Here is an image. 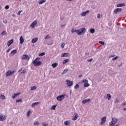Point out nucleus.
Returning <instances> with one entry per match:
<instances>
[{
    "label": "nucleus",
    "mask_w": 126,
    "mask_h": 126,
    "mask_svg": "<svg viewBox=\"0 0 126 126\" xmlns=\"http://www.w3.org/2000/svg\"><path fill=\"white\" fill-rule=\"evenodd\" d=\"M86 32V29L85 28H82L79 30H75L74 29H73L71 30L72 33H77L78 35H83L84 34H85V32Z\"/></svg>",
    "instance_id": "obj_1"
},
{
    "label": "nucleus",
    "mask_w": 126,
    "mask_h": 126,
    "mask_svg": "<svg viewBox=\"0 0 126 126\" xmlns=\"http://www.w3.org/2000/svg\"><path fill=\"white\" fill-rule=\"evenodd\" d=\"M117 122L118 119L115 117H113L112 118V121H111V122L109 123V126H119V124H116Z\"/></svg>",
    "instance_id": "obj_2"
},
{
    "label": "nucleus",
    "mask_w": 126,
    "mask_h": 126,
    "mask_svg": "<svg viewBox=\"0 0 126 126\" xmlns=\"http://www.w3.org/2000/svg\"><path fill=\"white\" fill-rule=\"evenodd\" d=\"M39 60L40 58L37 57L33 61L32 63L34 64V66H38L42 64V62L38 61Z\"/></svg>",
    "instance_id": "obj_3"
},
{
    "label": "nucleus",
    "mask_w": 126,
    "mask_h": 126,
    "mask_svg": "<svg viewBox=\"0 0 126 126\" xmlns=\"http://www.w3.org/2000/svg\"><path fill=\"white\" fill-rule=\"evenodd\" d=\"M56 99L57 100H58V101H60V102H62V101H63V100L64 99V95L62 94L61 95H59L56 97Z\"/></svg>",
    "instance_id": "obj_4"
},
{
    "label": "nucleus",
    "mask_w": 126,
    "mask_h": 126,
    "mask_svg": "<svg viewBox=\"0 0 126 126\" xmlns=\"http://www.w3.org/2000/svg\"><path fill=\"white\" fill-rule=\"evenodd\" d=\"M21 60H26L27 61H29L30 60V57L28 55H23L21 58Z\"/></svg>",
    "instance_id": "obj_5"
},
{
    "label": "nucleus",
    "mask_w": 126,
    "mask_h": 126,
    "mask_svg": "<svg viewBox=\"0 0 126 126\" xmlns=\"http://www.w3.org/2000/svg\"><path fill=\"white\" fill-rule=\"evenodd\" d=\"M66 82L67 83V85L68 87H71L72 85H73V82L70 81L69 80H66Z\"/></svg>",
    "instance_id": "obj_6"
},
{
    "label": "nucleus",
    "mask_w": 126,
    "mask_h": 126,
    "mask_svg": "<svg viewBox=\"0 0 126 126\" xmlns=\"http://www.w3.org/2000/svg\"><path fill=\"white\" fill-rule=\"evenodd\" d=\"M37 25V21L35 20L30 25V27L31 28H35V26Z\"/></svg>",
    "instance_id": "obj_7"
},
{
    "label": "nucleus",
    "mask_w": 126,
    "mask_h": 126,
    "mask_svg": "<svg viewBox=\"0 0 126 126\" xmlns=\"http://www.w3.org/2000/svg\"><path fill=\"white\" fill-rule=\"evenodd\" d=\"M91 102V99L89 98V99H86L82 101V104H86V103H89Z\"/></svg>",
    "instance_id": "obj_8"
},
{
    "label": "nucleus",
    "mask_w": 126,
    "mask_h": 126,
    "mask_svg": "<svg viewBox=\"0 0 126 126\" xmlns=\"http://www.w3.org/2000/svg\"><path fill=\"white\" fill-rule=\"evenodd\" d=\"M106 120H107V117H106V116L103 117L101 119V122L100 123V125H104V124H105V123H106Z\"/></svg>",
    "instance_id": "obj_9"
},
{
    "label": "nucleus",
    "mask_w": 126,
    "mask_h": 126,
    "mask_svg": "<svg viewBox=\"0 0 126 126\" xmlns=\"http://www.w3.org/2000/svg\"><path fill=\"white\" fill-rule=\"evenodd\" d=\"M122 10H123V9H122L121 8H117L114 10V13H116V14H117L118 12H122Z\"/></svg>",
    "instance_id": "obj_10"
},
{
    "label": "nucleus",
    "mask_w": 126,
    "mask_h": 126,
    "mask_svg": "<svg viewBox=\"0 0 126 126\" xmlns=\"http://www.w3.org/2000/svg\"><path fill=\"white\" fill-rule=\"evenodd\" d=\"M5 119H6V118H5V115H4L3 114H0V121L1 122L4 121L5 120Z\"/></svg>",
    "instance_id": "obj_11"
},
{
    "label": "nucleus",
    "mask_w": 126,
    "mask_h": 126,
    "mask_svg": "<svg viewBox=\"0 0 126 126\" xmlns=\"http://www.w3.org/2000/svg\"><path fill=\"white\" fill-rule=\"evenodd\" d=\"M90 11V10H87L85 12H83L80 14V15L81 16H86V14H87V13H89Z\"/></svg>",
    "instance_id": "obj_12"
},
{
    "label": "nucleus",
    "mask_w": 126,
    "mask_h": 126,
    "mask_svg": "<svg viewBox=\"0 0 126 126\" xmlns=\"http://www.w3.org/2000/svg\"><path fill=\"white\" fill-rule=\"evenodd\" d=\"M69 53H64L62 54L61 57L62 58H67V57H69Z\"/></svg>",
    "instance_id": "obj_13"
},
{
    "label": "nucleus",
    "mask_w": 126,
    "mask_h": 126,
    "mask_svg": "<svg viewBox=\"0 0 126 126\" xmlns=\"http://www.w3.org/2000/svg\"><path fill=\"white\" fill-rule=\"evenodd\" d=\"M12 43H13V39H12L9 41H8L7 43L8 47H9L12 44Z\"/></svg>",
    "instance_id": "obj_14"
},
{
    "label": "nucleus",
    "mask_w": 126,
    "mask_h": 126,
    "mask_svg": "<svg viewBox=\"0 0 126 126\" xmlns=\"http://www.w3.org/2000/svg\"><path fill=\"white\" fill-rule=\"evenodd\" d=\"M74 116H75L74 117H73V118H72V120L76 121V120L78 118V115L77 114V113H74Z\"/></svg>",
    "instance_id": "obj_15"
},
{
    "label": "nucleus",
    "mask_w": 126,
    "mask_h": 126,
    "mask_svg": "<svg viewBox=\"0 0 126 126\" xmlns=\"http://www.w3.org/2000/svg\"><path fill=\"white\" fill-rule=\"evenodd\" d=\"M117 7H122V6H126V4L125 3H122L118 4L117 5Z\"/></svg>",
    "instance_id": "obj_16"
},
{
    "label": "nucleus",
    "mask_w": 126,
    "mask_h": 126,
    "mask_svg": "<svg viewBox=\"0 0 126 126\" xmlns=\"http://www.w3.org/2000/svg\"><path fill=\"white\" fill-rule=\"evenodd\" d=\"M11 71L10 70H8L6 73V76H11Z\"/></svg>",
    "instance_id": "obj_17"
},
{
    "label": "nucleus",
    "mask_w": 126,
    "mask_h": 126,
    "mask_svg": "<svg viewBox=\"0 0 126 126\" xmlns=\"http://www.w3.org/2000/svg\"><path fill=\"white\" fill-rule=\"evenodd\" d=\"M16 53H17V50H13V51H11L10 55H16Z\"/></svg>",
    "instance_id": "obj_18"
},
{
    "label": "nucleus",
    "mask_w": 126,
    "mask_h": 126,
    "mask_svg": "<svg viewBox=\"0 0 126 126\" xmlns=\"http://www.w3.org/2000/svg\"><path fill=\"white\" fill-rule=\"evenodd\" d=\"M24 43V39H23V37L21 36L20 38V44H23Z\"/></svg>",
    "instance_id": "obj_19"
},
{
    "label": "nucleus",
    "mask_w": 126,
    "mask_h": 126,
    "mask_svg": "<svg viewBox=\"0 0 126 126\" xmlns=\"http://www.w3.org/2000/svg\"><path fill=\"white\" fill-rule=\"evenodd\" d=\"M37 41H38V38H33L32 39V44H35V43H36V42H37Z\"/></svg>",
    "instance_id": "obj_20"
},
{
    "label": "nucleus",
    "mask_w": 126,
    "mask_h": 126,
    "mask_svg": "<svg viewBox=\"0 0 126 126\" xmlns=\"http://www.w3.org/2000/svg\"><path fill=\"white\" fill-rule=\"evenodd\" d=\"M51 66H52V67L53 68L57 67L58 66V63H54L52 64Z\"/></svg>",
    "instance_id": "obj_21"
},
{
    "label": "nucleus",
    "mask_w": 126,
    "mask_h": 126,
    "mask_svg": "<svg viewBox=\"0 0 126 126\" xmlns=\"http://www.w3.org/2000/svg\"><path fill=\"white\" fill-rule=\"evenodd\" d=\"M40 104V102H34L32 104V107H35V106H36V105H38Z\"/></svg>",
    "instance_id": "obj_22"
},
{
    "label": "nucleus",
    "mask_w": 126,
    "mask_h": 126,
    "mask_svg": "<svg viewBox=\"0 0 126 126\" xmlns=\"http://www.w3.org/2000/svg\"><path fill=\"white\" fill-rule=\"evenodd\" d=\"M20 94V93H18L17 94H14V95H13L12 96V98L13 99H14L15 98V97H16V96H18V95H19Z\"/></svg>",
    "instance_id": "obj_23"
},
{
    "label": "nucleus",
    "mask_w": 126,
    "mask_h": 126,
    "mask_svg": "<svg viewBox=\"0 0 126 126\" xmlns=\"http://www.w3.org/2000/svg\"><path fill=\"white\" fill-rule=\"evenodd\" d=\"M69 61V59H65L63 61V64H65L67 63H68V61Z\"/></svg>",
    "instance_id": "obj_24"
},
{
    "label": "nucleus",
    "mask_w": 126,
    "mask_h": 126,
    "mask_svg": "<svg viewBox=\"0 0 126 126\" xmlns=\"http://www.w3.org/2000/svg\"><path fill=\"white\" fill-rule=\"evenodd\" d=\"M44 2H46V0H40L39 1L38 3L39 4H42Z\"/></svg>",
    "instance_id": "obj_25"
},
{
    "label": "nucleus",
    "mask_w": 126,
    "mask_h": 126,
    "mask_svg": "<svg viewBox=\"0 0 126 126\" xmlns=\"http://www.w3.org/2000/svg\"><path fill=\"white\" fill-rule=\"evenodd\" d=\"M33 125H34V126H39V125H40V123H39L38 121H35V122L33 123Z\"/></svg>",
    "instance_id": "obj_26"
},
{
    "label": "nucleus",
    "mask_w": 126,
    "mask_h": 126,
    "mask_svg": "<svg viewBox=\"0 0 126 126\" xmlns=\"http://www.w3.org/2000/svg\"><path fill=\"white\" fill-rule=\"evenodd\" d=\"M90 33H92V34H93L94 33H95V29H91L90 30Z\"/></svg>",
    "instance_id": "obj_27"
},
{
    "label": "nucleus",
    "mask_w": 126,
    "mask_h": 126,
    "mask_svg": "<svg viewBox=\"0 0 126 126\" xmlns=\"http://www.w3.org/2000/svg\"><path fill=\"white\" fill-rule=\"evenodd\" d=\"M67 71H68V69H64L63 72H62V74L63 75V74H65L67 72Z\"/></svg>",
    "instance_id": "obj_28"
},
{
    "label": "nucleus",
    "mask_w": 126,
    "mask_h": 126,
    "mask_svg": "<svg viewBox=\"0 0 126 126\" xmlns=\"http://www.w3.org/2000/svg\"><path fill=\"white\" fill-rule=\"evenodd\" d=\"M89 86H90V84L88 83L84 84V87H89Z\"/></svg>",
    "instance_id": "obj_29"
},
{
    "label": "nucleus",
    "mask_w": 126,
    "mask_h": 126,
    "mask_svg": "<svg viewBox=\"0 0 126 126\" xmlns=\"http://www.w3.org/2000/svg\"><path fill=\"white\" fill-rule=\"evenodd\" d=\"M64 126H69V121H65L64 122Z\"/></svg>",
    "instance_id": "obj_30"
},
{
    "label": "nucleus",
    "mask_w": 126,
    "mask_h": 126,
    "mask_svg": "<svg viewBox=\"0 0 126 126\" xmlns=\"http://www.w3.org/2000/svg\"><path fill=\"white\" fill-rule=\"evenodd\" d=\"M107 98L109 99V100H110L111 98H112V95H111L110 94H107Z\"/></svg>",
    "instance_id": "obj_31"
},
{
    "label": "nucleus",
    "mask_w": 126,
    "mask_h": 126,
    "mask_svg": "<svg viewBox=\"0 0 126 126\" xmlns=\"http://www.w3.org/2000/svg\"><path fill=\"white\" fill-rule=\"evenodd\" d=\"M35 89H37V87L36 86H33L31 88V91H33V90H35Z\"/></svg>",
    "instance_id": "obj_32"
},
{
    "label": "nucleus",
    "mask_w": 126,
    "mask_h": 126,
    "mask_svg": "<svg viewBox=\"0 0 126 126\" xmlns=\"http://www.w3.org/2000/svg\"><path fill=\"white\" fill-rule=\"evenodd\" d=\"M74 89H78L79 88V85L78 84H77L74 87Z\"/></svg>",
    "instance_id": "obj_33"
},
{
    "label": "nucleus",
    "mask_w": 126,
    "mask_h": 126,
    "mask_svg": "<svg viewBox=\"0 0 126 126\" xmlns=\"http://www.w3.org/2000/svg\"><path fill=\"white\" fill-rule=\"evenodd\" d=\"M45 55H46V53L42 52V53L39 54V57H43V56H45Z\"/></svg>",
    "instance_id": "obj_34"
},
{
    "label": "nucleus",
    "mask_w": 126,
    "mask_h": 126,
    "mask_svg": "<svg viewBox=\"0 0 126 126\" xmlns=\"http://www.w3.org/2000/svg\"><path fill=\"white\" fill-rule=\"evenodd\" d=\"M82 82L85 84L86 83H88V80L87 79L83 80Z\"/></svg>",
    "instance_id": "obj_35"
},
{
    "label": "nucleus",
    "mask_w": 126,
    "mask_h": 126,
    "mask_svg": "<svg viewBox=\"0 0 126 126\" xmlns=\"http://www.w3.org/2000/svg\"><path fill=\"white\" fill-rule=\"evenodd\" d=\"M119 59V57L116 56L113 58L112 59V61H116V60H118Z\"/></svg>",
    "instance_id": "obj_36"
},
{
    "label": "nucleus",
    "mask_w": 126,
    "mask_h": 126,
    "mask_svg": "<svg viewBox=\"0 0 126 126\" xmlns=\"http://www.w3.org/2000/svg\"><path fill=\"white\" fill-rule=\"evenodd\" d=\"M50 38H51V37L50 36V35H47L46 36H45L44 37L45 40H47V39H50Z\"/></svg>",
    "instance_id": "obj_37"
},
{
    "label": "nucleus",
    "mask_w": 126,
    "mask_h": 126,
    "mask_svg": "<svg viewBox=\"0 0 126 126\" xmlns=\"http://www.w3.org/2000/svg\"><path fill=\"white\" fill-rule=\"evenodd\" d=\"M0 97L2 99V100L5 99V96H4V95L1 94Z\"/></svg>",
    "instance_id": "obj_38"
},
{
    "label": "nucleus",
    "mask_w": 126,
    "mask_h": 126,
    "mask_svg": "<svg viewBox=\"0 0 126 126\" xmlns=\"http://www.w3.org/2000/svg\"><path fill=\"white\" fill-rule=\"evenodd\" d=\"M42 126H48L49 124H47V123H46V122H43L42 123Z\"/></svg>",
    "instance_id": "obj_39"
},
{
    "label": "nucleus",
    "mask_w": 126,
    "mask_h": 126,
    "mask_svg": "<svg viewBox=\"0 0 126 126\" xmlns=\"http://www.w3.org/2000/svg\"><path fill=\"white\" fill-rule=\"evenodd\" d=\"M7 34L6 32L5 31H4L2 32L1 35L3 36V35H6Z\"/></svg>",
    "instance_id": "obj_40"
},
{
    "label": "nucleus",
    "mask_w": 126,
    "mask_h": 126,
    "mask_svg": "<svg viewBox=\"0 0 126 126\" xmlns=\"http://www.w3.org/2000/svg\"><path fill=\"white\" fill-rule=\"evenodd\" d=\"M56 107H57V105H53L51 107L52 110H56Z\"/></svg>",
    "instance_id": "obj_41"
},
{
    "label": "nucleus",
    "mask_w": 126,
    "mask_h": 126,
    "mask_svg": "<svg viewBox=\"0 0 126 126\" xmlns=\"http://www.w3.org/2000/svg\"><path fill=\"white\" fill-rule=\"evenodd\" d=\"M22 102V99H17V100H16V103H18V102Z\"/></svg>",
    "instance_id": "obj_42"
},
{
    "label": "nucleus",
    "mask_w": 126,
    "mask_h": 126,
    "mask_svg": "<svg viewBox=\"0 0 126 126\" xmlns=\"http://www.w3.org/2000/svg\"><path fill=\"white\" fill-rule=\"evenodd\" d=\"M99 43L101 44V45H105V42H103L102 41H99Z\"/></svg>",
    "instance_id": "obj_43"
},
{
    "label": "nucleus",
    "mask_w": 126,
    "mask_h": 126,
    "mask_svg": "<svg viewBox=\"0 0 126 126\" xmlns=\"http://www.w3.org/2000/svg\"><path fill=\"white\" fill-rule=\"evenodd\" d=\"M31 113V111H30V110H29V111L28 112L27 114V117H29V116H30Z\"/></svg>",
    "instance_id": "obj_44"
},
{
    "label": "nucleus",
    "mask_w": 126,
    "mask_h": 126,
    "mask_svg": "<svg viewBox=\"0 0 126 126\" xmlns=\"http://www.w3.org/2000/svg\"><path fill=\"white\" fill-rule=\"evenodd\" d=\"M97 18L98 19H99V18H101V15H100V14H98L97 15Z\"/></svg>",
    "instance_id": "obj_45"
},
{
    "label": "nucleus",
    "mask_w": 126,
    "mask_h": 126,
    "mask_svg": "<svg viewBox=\"0 0 126 126\" xmlns=\"http://www.w3.org/2000/svg\"><path fill=\"white\" fill-rule=\"evenodd\" d=\"M15 72H16V71L14 70V71H11V75H12V74H13V73H15Z\"/></svg>",
    "instance_id": "obj_46"
},
{
    "label": "nucleus",
    "mask_w": 126,
    "mask_h": 126,
    "mask_svg": "<svg viewBox=\"0 0 126 126\" xmlns=\"http://www.w3.org/2000/svg\"><path fill=\"white\" fill-rule=\"evenodd\" d=\"M11 50V48H9V49H8L6 50V52H7V53H9V52H10Z\"/></svg>",
    "instance_id": "obj_47"
},
{
    "label": "nucleus",
    "mask_w": 126,
    "mask_h": 126,
    "mask_svg": "<svg viewBox=\"0 0 126 126\" xmlns=\"http://www.w3.org/2000/svg\"><path fill=\"white\" fill-rule=\"evenodd\" d=\"M114 102H115V103H118L119 100L118 99V98H116Z\"/></svg>",
    "instance_id": "obj_48"
},
{
    "label": "nucleus",
    "mask_w": 126,
    "mask_h": 126,
    "mask_svg": "<svg viewBox=\"0 0 126 126\" xmlns=\"http://www.w3.org/2000/svg\"><path fill=\"white\" fill-rule=\"evenodd\" d=\"M5 9H8V8H9V6H8V5H6L5 6Z\"/></svg>",
    "instance_id": "obj_49"
},
{
    "label": "nucleus",
    "mask_w": 126,
    "mask_h": 126,
    "mask_svg": "<svg viewBox=\"0 0 126 126\" xmlns=\"http://www.w3.org/2000/svg\"><path fill=\"white\" fill-rule=\"evenodd\" d=\"M89 62H92L93 61V59H88V60H87Z\"/></svg>",
    "instance_id": "obj_50"
},
{
    "label": "nucleus",
    "mask_w": 126,
    "mask_h": 126,
    "mask_svg": "<svg viewBox=\"0 0 126 126\" xmlns=\"http://www.w3.org/2000/svg\"><path fill=\"white\" fill-rule=\"evenodd\" d=\"M64 43H63L61 45V47L62 48V49H63L64 48Z\"/></svg>",
    "instance_id": "obj_51"
},
{
    "label": "nucleus",
    "mask_w": 126,
    "mask_h": 126,
    "mask_svg": "<svg viewBox=\"0 0 126 126\" xmlns=\"http://www.w3.org/2000/svg\"><path fill=\"white\" fill-rule=\"evenodd\" d=\"M21 12H22V11H19L18 13H17V15H20V13H21Z\"/></svg>",
    "instance_id": "obj_52"
},
{
    "label": "nucleus",
    "mask_w": 126,
    "mask_h": 126,
    "mask_svg": "<svg viewBox=\"0 0 126 126\" xmlns=\"http://www.w3.org/2000/svg\"><path fill=\"white\" fill-rule=\"evenodd\" d=\"M25 72H26V70H23L21 73H25Z\"/></svg>",
    "instance_id": "obj_53"
},
{
    "label": "nucleus",
    "mask_w": 126,
    "mask_h": 126,
    "mask_svg": "<svg viewBox=\"0 0 126 126\" xmlns=\"http://www.w3.org/2000/svg\"><path fill=\"white\" fill-rule=\"evenodd\" d=\"M3 23H5V24H6L7 23V20H4L3 21Z\"/></svg>",
    "instance_id": "obj_54"
},
{
    "label": "nucleus",
    "mask_w": 126,
    "mask_h": 126,
    "mask_svg": "<svg viewBox=\"0 0 126 126\" xmlns=\"http://www.w3.org/2000/svg\"><path fill=\"white\" fill-rule=\"evenodd\" d=\"M123 106H126V101L123 103Z\"/></svg>",
    "instance_id": "obj_55"
},
{
    "label": "nucleus",
    "mask_w": 126,
    "mask_h": 126,
    "mask_svg": "<svg viewBox=\"0 0 126 126\" xmlns=\"http://www.w3.org/2000/svg\"><path fill=\"white\" fill-rule=\"evenodd\" d=\"M60 26H61V27H64V26H65V24H64V25H61Z\"/></svg>",
    "instance_id": "obj_56"
},
{
    "label": "nucleus",
    "mask_w": 126,
    "mask_h": 126,
    "mask_svg": "<svg viewBox=\"0 0 126 126\" xmlns=\"http://www.w3.org/2000/svg\"><path fill=\"white\" fill-rule=\"evenodd\" d=\"M78 77L79 78H80V77H82V75H79Z\"/></svg>",
    "instance_id": "obj_57"
},
{
    "label": "nucleus",
    "mask_w": 126,
    "mask_h": 126,
    "mask_svg": "<svg viewBox=\"0 0 126 126\" xmlns=\"http://www.w3.org/2000/svg\"><path fill=\"white\" fill-rule=\"evenodd\" d=\"M113 57H115V56L110 55V56H109V58H113Z\"/></svg>",
    "instance_id": "obj_58"
},
{
    "label": "nucleus",
    "mask_w": 126,
    "mask_h": 126,
    "mask_svg": "<svg viewBox=\"0 0 126 126\" xmlns=\"http://www.w3.org/2000/svg\"><path fill=\"white\" fill-rule=\"evenodd\" d=\"M21 70H22V68H21V69L18 71V72H20V71H21Z\"/></svg>",
    "instance_id": "obj_59"
},
{
    "label": "nucleus",
    "mask_w": 126,
    "mask_h": 126,
    "mask_svg": "<svg viewBox=\"0 0 126 126\" xmlns=\"http://www.w3.org/2000/svg\"><path fill=\"white\" fill-rule=\"evenodd\" d=\"M123 110H124V111H126V108H124L123 109Z\"/></svg>",
    "instance_id": "obj_60"
},
{
    "label": "nucleus",
    "mask_w": 126,
    "mask_h": 126,
    "mask_svg": "<svg viewBox=\"0 0 126 126\" xmlns=\"http://www.w3.org/2000/svg\"><path fill=\"white\" fill-rule=\"evenodd\" d=\"M122 63H121V64L119 65V67H120V66H122Z\"/></svg>",
    "instance_id": "obj_61"
},
{
    "label": "nucleus",
    "mask_w": 126,
    "mask_h": 126,
    "mask_svg": "<svg viewBox=\"0 0 126 126\" xmlns=\"http://www.w3.org/2000/svg\"><path fill=\"white\" fill-rule=\"evenodd\" d=\"M69 0V1H71V0Z\"/></svg>",
    "instance_id": "obj_62"
},
{
    "label": "nucleus",
    "mask_w": 126,
    "mask_h": 126,
    "mask_svg": "<svg viewBox=\"0 0 126 126\" xmlns=\"http://www.w3.org/2000/svg\"><path fill=\"white\" fill-rule=\"evenodd\" d=\"M1 9V7L0 6V10Z\"/></svg>",
    "instance_id": "obj_63"
},
{
    "label": "nucleus",
    "mask_w": 126,
    "mask_h": 126,
    "mask_svg": "<svg viewBox=\"0 0 126 126\" xmlns=\"http://www.w3.org/2000/svg\"><path fill=\"white\" fill-rule=\"evenodd\" d=\"M12 122H11L10 125H12Z\"/></svg>",
    "instance_id": "obj_64"
}]
</instances>
